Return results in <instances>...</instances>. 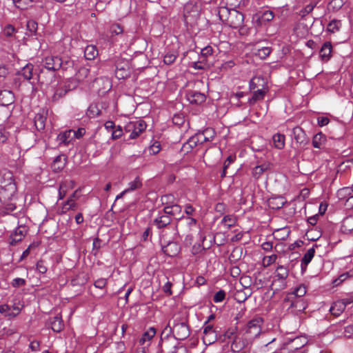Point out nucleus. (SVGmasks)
I'll use <instances>...</instances> for the list:
<instances>
[{"label": "nucleus", "instance_id": "de8ad7c7", "mask_svg": "<svg viewBox=\"0 0 353 353\" xmlns=\"http://www.w3.org/2000/svg\"><path fill=\"white\" fill-rule=\"evenodd\" d=\"M272 50L270 48L263 47L258 50L256 55L259 56L261 59H264L270 54Z\"/></svg>", "mask_w": 353, "mask_h": 353}, {"label": "nucleus", "instance_id": "2f4dec72", "mask_svg": "<svg viewBox=\"0 0 353 353\" xmlns=\"http://www.w3.org/2000/svg\"><path fill=\"white\" fill-rule=\"evenodd\" d=\"M353 230V216L345 218L342 222L341 231L344 233H349Z\"/></svg>", "mask_w": 353, "mask_h": 353}, {"label": "nucleus", "instance_id": "423d86ee", "mask_svg": "<svg viewBox=\"0 0 353 353\" xmlns=\"http://www.w3.org/2000/svg\"><path fill=\"white\" fill-rule=\"evenodd\" d=\"M28 231L26 225H19L15 230L11 233L9 237V244L10 245H15L19 242H21L26 236Z\"/></svg>", "mask_w": 353, "mask_h": 353}, {"label": "nucleus", "instance_id": "3c124183", "mask_svg": "<svg viewBox=\"0 0 353 353\" xmlns=\"http://www.w3.org/2000/svg\"><path fill=\"white\" fill-rule=\"evenodd\" d=\"M16 30L12 25H7L3 30V34L6 37H12L14 36Z\"/></svg>", "mask_w": 353, "mask_h": 353}, {"label": "nucleus", "instance_id": "79ce46f5", "mask_svg": "<svg viewBox=\"0 0 353 353\" xmlns=\"http://www.w3.org/2000/svg\"><path fill=\"white\" fill-rule=\"evenodd\" d=\"M46 118L40 114H36L34 117V125L38 130H43L45 128Z\"/></svg>", "mask_w": 353, "mask_h": 353}, {"label": "nucleus", "instance_id": "49530a36", "mask_svg": "<svg viewBox=\"0 0 353 353\" xmlns=\"http://www.w3.org/2000/svg\"><path fill=\"white\" fill-rule=\"evenodd\" d=\"M177 57V54L174 52H169L165 54L163 58V62L166 65L172 64Z\"/></svg>", "mask_w": 353, "mask_h": 353}, {"label": "nucleus", "instance_id": "dca6fc26", "mask_svg": "<svg viewBox=\"0 0 353 353\" xmlns=\"http://www.w3.org/2000/svg\"><path fill=\"white\" fill-rule=\"evenodd\" d=\"M14 95L10 90H3L0 91V104L1 105H8L14 103Z\"/></svg>", "mask_w": 353, "mask_h": 353}, {"label": "nucleus", "instance_id": "5701e85b", "mask_svg": "<svg viewBox=\"0 0 353 353\" xmlns=\"http://www.w3.org/2000/svg\"><path fill=\"white\" fill-rule=\"evenodd\" d=\"M345 309V307L344 302H343L341 300H338L333 303V304L330 307V312L332 315L335 316H339L343 312Z\"/></svg>", "mask_w": 353, "mask_h": 353}, {"label": "nucleus", "instance_id": "69168bd1", "mask_svg": "<svg viewBox=\"0 0 353 353\" xmlns=\"http://www.w3.org/2000/svg\"><path fill=\"white\" fill-rule=\"evenodd\" d=\"M26 280L21 278H16L12 280V285L14 288H19L26 285Z\"/></svg>", "mask_w": 353, "mask_h": 353}, {"label": "nucleus", "instance_id": "2eb2a0df", "mask_svg": "<svg viewBox=\"0 0 353 353\" xmlns=\"http://www.w3.org/2000/svg\"><path fill=\"white\" fill-rule=\"evenodd\" d=\"M292 133L296 141L301 145H305L308 143V139L305 132L300 127L294 128Z\"/></svg>", "mask_w": 353, "mask_h": 353}, {"label": "nucleus", "instance_id": "c756f323", "mask_svg": "<svg viewBox=\"0 0 353 353\" xmlns=\"http://www.w3.org/2000/svg\"><path fill=\"white\" fill-rule=\"evenodd\" d=\"M272 141H273L274 146L276 148H277L279 150H281L284 148L285 141L284 134H281V133H276V134H274L272 137Z\"/></svg>", "mask_w": 353, "mask_h": 353}, {"label": "nucleus", "instance_id": "f704fd0d", "mask_svg": "<svg viewBox=\"0 0 353 353\" xmlns=\"http://www.w3.org/2000/svg\"><path fill=\"white\" fill-rule=\"evenodd\" d=\"M342 23L341 20L333 19L327 25V31L330 33H335L341 30Z\"/></svg>", "mask_w": 353, "mask_h": 353}, {"label": "nucleus", "instance_id": "e433bc0d", "mask_svg": "<svg viewBox=\"0 0 353 353\" xmlns=\"http://www.w3.org/2000/svg\"><path fill=\"white\" fill-rule=\"evenodd\" d=\"M142 185L141 179L139 176H137L132 181L128 183V187L125 190L128 192H133L141 188Z\"/></svg>", "mask_w": 353, "mask_h": 353}, {"label": "nucleus", "instance_id": "09e8293b", "mask_svg": "<svg viewBox=\"0 0 353 353\" xmlns=\"http://www.w3.org/2000/svg\"><path fill=\"white\" fill-rule=\"evenodd\" d=\"M306 292L305 286L301 284L294 289L292 294L297 297H302L306 294Z\"/></svg>", "mask_w": 353, "mask_h": 353}, {"label": "nucleus", "instance_id": "e2e57ef3", "mask_svg": "<svg viewBox=\"0 0 353 353\" xmlns=\"http://www.w3.org/2000/svg\"><path fill=\"white\" fill-rule=\"evenodd\" d=\"M37 270L41 274H45L47 272L48 268L45 265L43 261L41 260L37 262Z\"/></svg>", "mask_w": 353, "mask_h": 353}, {"label": "nucleus", "instance_id": "72a5a7b5", "mask_svg": "<svg viewBox=\"0 0 353 353\" xmlns=\"http://www.w3.org/2000/svg\"><path fill=\"white\" fill-rule=\"evenodd\" d=\"M115 75L119 79H124L127 78L130 75L129 68L127 65L125 66H117V69L115 71Z\"/></svg>", "mask_w": 353, "mask_h": 353}, {"label": "nucleus", "instance_id": "f03ea898", "mask_svg": "<svg viewBox=\"0 0 353 353\" xmlns=\"http://www.w3.org/2000/svg\"><path fill=\"white\" fill-rule=\"evenodd\" d=\"M17 185H11L9 187L0 188V202L4 205L8 212H13L16 209Z\"/></svg>", "mask_w": 353, "mask_h": 353}, {"label": "nucleus", "instance_id": "13d9d810", "mask_svg": "<svg viewBox=\"0 0 353 353\" xmlns=\"http://www.w3.org/2000/svg\"><path fill=\"white\" fill-rule=\"evenodd\" d=\"M300 340L299 338H295L293 340H292V341L290 342V343H289V345L290 347V350L292 351V350H299L300 349L301 347L303 346V344H299L298 343V341Z\"/></svg>", "mask_w": 353, "mask_h": 353}, {"label": "nucleus", "instance_id": "ddd939ff", "mask_svg": "<svg viewBox=\"0 0 353 353\" xmlns=\"http://www.w3.org/2000/svg\"><path fill=\"white\" fill-rule=\"evenodd\" d=\"M332 46L330 41L325 42L319 51V56L321 61H328L332 57Z\"/></svg>", "mask_w": 353, "mask_h": 353}, {"label": "nucleus", "instance_id": "a19ab883", "mask_svg": "<svg viewBox=\"0 0 353 353\" xmlns=\"http://www.w3.org/2000/svg\"><path fill=\"white\" fill-rule=\"evenodd\" d=\"M63 157L62 155L57 156L53 161L52 168L54 171H60L63 168L65 162L62 161Z\"/></svg>", "mask_w": 353, "mask_h": 353}, {"label": "nucleus", "instance_id": "7c9ffc66", "mask_svg": "<svg viewBox=\"0 0 353 353\" xmlns=\"http://www.w3.org/2000/svg\"><path fill=\"white\" fill-rule=\"evenodd\" d=\"M353 194H352V190H350V187H345L337 192V196L340 200H345L346 201H349L351 200Z\"/></svg>", "mask_w": 353, "mask_h": 353}, {"label": "nucleus", "instance_id": "774afa93", "mask_svg": "<svg viewBox=\"0 0 353 353\" xmlns=\"http://www.w3.org/2000/svg\"><path fill=\"white\" fill-rule=\"evenodd\" d=\"M314 8V5H312V4L307 5L303 10H301L300 11V14L302 17H304V16L307 15V14L310 13L313 10Z\"/></svg>", "mask_w": 353, "mask_h": 353}, {"label": "nucleus", "instance_id": "aec40b11", "mask_svg": "<svg viewBox=\"0 0 353 353\" xmlns=\"http://www.w3.org/2000/svg\"><path fill=\"white\" fill-rule=\"evenodd\" d=\"M171 217L162 214L157 217L153 221V225H155L158 229L164 228L171 223Z\"/></svg>", "mask_w": 353, "mask_h": 353}, {"label": "nucleus", "instance_id": "7ed1b4c3", "mask_svg": "<svg viewBox=\"0 0 353 353\" xmlns=\"http://www.w3.org/2000/svg\"><path fill=\"white\" fill-rule=\"evenodd\" d=\"M169 329V332H172L175 339L177 340H185L190 336V330L188 324L183 321L174 322L173 327L166 326L162 334Z\"/></svg>", "mask_w": 353, "mask_h": 353}, {"label": "nucleus", "instance_id": "338daca9", "mask_svg": "<svg viewBox=\"0 0 353 353\" xmlns=\"http://www.w3.org/2000/svg\"><path fill=\"white\" fill-rule=\"evenodd\" d=\"M132 123L134 124V126H136V128L138 129V132H143L146 128L145 123L142 120Z\"/></svg>", "mask_w": 353, "mask_h": 353}, {"label": "nucleus", "instance_id": "39448f33", "mask_svg": "<svg viewBox=\"0 0 353 353\" xmlns=\"http://www.w3.org/2000/svg\"><path fill=\"white\" fill-rule=\"evenodd\" d=\"M263 322V319L261 317H256L250 320L247 324L245 332L250 334L251 337L258 336L261 333Z\"/></svg>", "mask_w": 353, "mask_h": 353}, {"label": "nucleus", "instance_id": "a211bd4d", "mask_svg": "<svg viewBox=\"0 0 353 353\" xmlns=\"http://www.w3.org/2000/svg\"><path fill=\"white\" fill-rule=\"evenodd\" d=\"M272 168V164L269 162H265L260 165L255 166L252 171V174L254 178L259 179L262 174Z\"/></svg>", "mask_w": 353, "mask_h": 353}, {"label": "nucleus", "instance_id": "b1692460", "mask_svg": "<svg viewBox=\"0 0 353 353\" xmlns=\"http://www.w3.org/2000/svg\"><path fill=\"white\" fill-rule=\"evenodd\" d=\"M265 86H267V83L265 79L260 76L253 77L249 83V87L251 90H257Z\"/></svg>", "mask_w": 353, "mask_h": 353}, {"label": "nucleus", "instance_id": "4468645a", "mask_svg": "<svg viewBox=\"0 0 353 353\" xmlns=\"http://www.w3.org/2000/svg\"><path fill=\"white\" fill-rule=\"evenodd\" d=\"M253 291L252 288L239 289L236 290L234 297L238 303L245 302L249 297L252 296Z\"/></svg>", "mask_w": 353, "mask_h": 353}, {"label": "nucleus", "instance_id": "f3484780", "mask_svg": "<svg viewBox=\"0 0 353 353\" xmlns=\"http://www.w3.org/2000/svg\"><path fill=\"white\" fill-rule=\"evenodd\" d=\"M268 87H263L254 91L252 97L249 99L248 103L250 105L255 104L259 101H262L268 92Z\"/></svg>", "mask_w": 353, "mask_h": 353}, {"label": "nucleus", "instance_id": "f257e3e1", "mask_svg": "<svg viewBox=\"0 0 353 353\" xmlns=\"http://www.w3.org/2000/svg\"><path fill=\"white\" fill-rule=\"evenodd\" d=\"M218 15L223 23L232 28H238L244 21V15L241 12L226 6L218 8Z\"/></svg>", "mask_w": 353, "mask_h": 353}, {"label": "nucleus", "instance_id": "5fc2aeb1", "mask_svg": "<svg viewBox=\"0 0 353 353\" xmlns=\"http://www.w3.org/2000/svg\"><path fill=\"white\" fill-rule=\"evenodd\" d=\"M225 298V292L223 290H220L217 292L215 293L213 297V301L214 303H220L223 301Z\"/></svg>", "mask_w": 353, "mask_h": 353}, {"label": "nucleus", "instance_id": "20e7f679", "mask_svg": "<svg viewBox=\"0 0 353 353\" xmlns=\"http://www.w3.org/2000/svg\"><path fill=\"white\" fill-rule=\"evenodd\" d=\"M275 277L276 279H274L273 281V284L276 282L279 283V288L284 289L286 287V279L289 275V270L288 267L282 265H279L275 270Z\"/></svg>", "mask_w": 353, "mask_h": 353}, {"label": "nucleus", "instance_id": "58836bf2", "mask_svg": "<svg viewBox=\"0 0 353 353\" xmlns=\"http://www.w3.org/2000/svg\"><path fill=\"white\" fill-rule=\"evenodd\" d=\"M38 1L39 0H12V2L17 8L25 10L31 6L32 3Z\"/></svg>", "mask_w": 353, "mask_h": 353}, {"label": "nucleus", "instance_id": "473e14b6", "mask_svg": "<svg viewBox=\"0 0 353 353\" xmlns=\"http://www.w3.org/2000/svg\"><path fill=\"white\" fill-rule=\"evenodd\" d=\"M51 328L54 332H59L63 328V323L60 316H54L51 321Z\"/></svg>", "mask_w": 353, "mask_h": 353}, {"label": "nucleus", "instance_id": "a18cd8bd", "mask_svg": "<svg viewBox=\"0 0 353 353\" xmlns=\"http://www.w3.org/2000/svg\"><path fill=\"white\" fill-rule=\"evenodd\" d=\"M74 194H73L72 196H70L67 201H65L62 207L61 212L63 213H65L68 210L70 209H74L76 206V203L73 199Z\"/></svg>", "mask_w": 353, "mask_h": 353}, {"label": "nucleus", "instance_id": "6ab92c4d", "mask_svg": "<svg viewBox=\"0 0 353 353\" xmlns=\"http://www.w3.org/2000/svg\"><path fill=\"white\" fill-rule=\"evenodd\" d=\"M315 254V249L314 247L310 248L307 250V252L303 255L301 263V271L303 272L306 270L307 265L310 263L312 259H313Z\"/></svg>", "mask_w": 353, "mask_h": 353}, {"label": "nucleus", "instance_id": "bb28decb", "mask_svg": "<svg viewBox=\"0 0 353 353\" xmlns=\"http://www.w3.org/2000/svg\"><path fill=\"white\" fill-rule=\"evenodd\" d=\"M326 138L321 132L315 134L312 139V145L314 148L321 149L325 143Z\"/></svg>", "mask_w": 353, "mask_h": 353}, {"label": "nucleus", "instance_id": "0e129e2a", "mask_svg": "<svg viewBox=\"0 0 353 353\" xmlns=\"http://www.w3.org/2000/svg\"><path fill=\"white\" fill-rule=\"evenodd\" d=\"M238 28L239 32L241 36H248L250 34L251 29L247 26H244L243 23Z\"/></svg>", "mask_w": 353, "mask_h": 353}, {"label": "nucleus", "instance_id": "0eeeda50", "mask_svg": "<svg viewBox=\"0 0 353 353\" xmlns=\"http://www.w3.org/2000/svg\"><path fill=\"white\" fill-rule=\"evenodd\" d=\"M43 66L48 70L56 71L61 68L62 59L58 56L47 57L43 61Z\"/></svg>", "mask_w": 353, "mask_h": 353}, {"label": "nucleus", "instance_id": "4c0bfd02", "mask_svg": "<svg viewBox=\"0 0 353 353\" xmlns=\"http://www.w3.org/2000/svg\"><path fill=\"white\" fill-rule=\"evenodd\" d=\"M125 132L130 133L129 137L131 139H136L142 132H138V129L136 128V126H134V124L131 122L126 125L125 127Z\"/></svg>", "mask_w": 353, "mask_h": 353}, {"label": "nucleus", "instance_id": "9d476101", "mask_svg": "<svg viewBox=\"0 0 353 353\" xmlns=\"http://www.w3.org/2000/svg\"><path fill=\"white\" fill-rule=\"evenodd\" d=\"M11 185H16L12 172L8 170L0 172V188L9 187Z\"/></svg>", "mask_w": 353, "mask_h": 353}, {"label": "nucleus", "instance_id": "603ef678", "mask_svg": "<svg viewBox=\"0 0 353 353\" xmlns=\"http://www.w3.org/2000/svg\"><path fill=\"white\" fill-rule=\"evenodd\" d=\"M199 136L200 135H198L197 133H196V134H194V136L191 137L188 140L187 142H188V143L189 144V145L190 146V148L192 149L195 148L198 145V143H201Z\"/></svg>", "mask_w": 353, "mask_h": 353}, {"label": "nucleus", "instance_id": "cd10ccee", "mask_svg": "<svg viewBox=\"0 0 353 353\" xmlns=\"http://www.w3.org/2000/svg\"><path fill=\"white\" fill-rule=\"evenodd\" d=\"M156 330L154 327H150L145 331L139 339V343L140 345H144L147 342H150V340L155 336Z\"/></svg>", "mask_w": 353, "mask_h": 353}, {"label": "nucleus", "instance_id": "6e6552de", "mask_svg": "<svg viewBox=\"0 0 353 353\" xmlns=\"http://www.w3.org/2000/svg\"><path fill=\"white\" fill-rule=\"evenodd\" d=\"M188 101L192 104L200 105L205 101V95L200 92L190 90L186 94Z\"/></svg>", "mask_w": 353, "mask_h": 353}, {"label": "nucleus", "instance_id": "37998d69", "mask_svg": "<svg viewBox=\"0 0 353 353\" xmlns=\"http://www.w3.org/2000/svg\"><path fill=\"white\" fill-rule=\"evenodd\" d=\"M68 89L65 86L60 87L56 89L52 96L53 101H57L61 97H64L68 92Z\"/></svg>", "mask_w": 353, "mask_h": 353}, {"label": "nucleus", "instance_id": "6e6d98bb", "mask_svg": "<svg viewBox=\"0 0 353 353\" xmlns=\"http://www.w3.org/2000/svg\"><path fill=\"white\" fill-rule=\"evenodd\" d=\"M329 6L332 8V10H338L343 6V1L331 0L330 2L329 3Z\"/></svg>", "mask_w": 353, "mask_h": 353}, {"label": "nucleus", "instance_id": "9b49d317", "mask_svg": "<svg viewBox=\"0 0 353 353\" xmlns=\"http://www.w3.org/2000/svg\"><path fill=\"white\" fill-rule=\"evenodd\" d=\"M179 245L174 241L169 242L167 245L162 247V251L168 256H176L180 252Z\"/></svg>", "mask_w": 353, "mask_h": 353}, {"label": "nucleus", "instance_id": "c85d7f7f", "mask_svg": "<svg viewBox=\"0 0 353 353\" xmlns=\"http://www.w3.org/2000/svg\"><path fill=\"white\" fill-rule=\"evenodd\" d=\"M285 203L283 197H273L268 200V205L270 208L275 210L281 208Z\"/></svg>", "mask_w": 353, "mask_h": 353}, {"label": "nucleus", "instance_id": "4d7b16f0", "mask_svg": "<svg viewBox=\"0 0 353 353\" xmlns=\"http://www.w3.org/2000/svg\"><path fill=\"white\" fill-rule=\"evenodd\" d=\"M108 280L106 279L100 278L94 281V285L97 288L103 289L106 286Z\"/></svg>", "mask_w": 353, "mask_h": 353}, {"label": "nucleus", "instance_id": "4be33fe9", "mask_svg": "<svg viewBox=\"0 0 353 353\" xmlns=\"http://www.w3.org/2000/svg\"><path fill=\"white\" fill-rule=\"evenodd\" d=\"M33 70L34 65L32 63H28L20 71H18L17 74L23 77L25 80L29 81L32 78Z\"/></svg>", "mask_w": 353, "mask_h": 353}, {"label": "nucleus", "instance_id": "680f3d73", "mask_svg": "<svg viewBox=\"0 0 353 353\" xmlns=\"http://www.w3.org/2000/svg\"><path fill=\"white\" fill-rule=\"evenodd\" d=\"M348 277H349V273L348 272L342 274L336 279L334 280L333 284L335 286H337L339 284H341L342 282L345 281Z\"/></svg>", "mask_w": 353, "mask_h": 353}, {"label": "nucleus", "instance_id": "393cba45", "mask_svg": "<svg viewBox=\"0 0 353 353\" xmlns=\"http://www.w3.org/2000/svg\"><path fill=\"white\" fill-rule=\"evenodd\" d=\"M72 132V130H69L60 133L57 137V141L59 144H63L64 145H68L73 139Z\"/></svg>", "mask_w": 353, "mask_h": 353}, {"label": "nucleus", "instance_id": "bf43d9fd", "mask_svg": "<svg viewBox=\"0 0 353 353\" xmlns=\"http://www.w3.org/2000/svg\"><path fill=\"white\" fill-rule=\"evenodd\" d=\"M170 353H188V350L185 345H178L173 347Z\"/></svg>", "mask_w": 353, "mask_h": 353}, {"label": "nucleus", "instance_id": "ea45409f", "mask_svg": "<svg viewBox=\"0 0 353 353\" xmlns=\"http://www.w3.org/2000/svg\"><path fill=\"white\" fill-rule=\"evenodd\" d=\"M100 114L101 110H99L98 105L94 103L90 105L86 112L87 116L90 118H94L99 116Z\"/></svg>", "mask_w": 353, "mask_h": 353}, {"label": "nucleus", "instance_id": "f8f14e48", "mask_svg": "<svg viewBox=\"0 0 353 353\" xmlns=\"http://www.w3.org/2000/svg\"><path fill=\"white\" fill-rule=\"evenodd\" d=\"M274 14L270 10H266L263 12L261 14H256L253 17V20H254L256 24L259 26H262L263 23L270 22L274 19Z\"/></svg>", "mask_w": 353, "mask_h": 353}, {"label": "nucleus", "instance_id": "864d4df0", "mask_svg": "<svg viewBox=\"0 0 353 353\" xmlns=\"http://www.w3.org/2000/svg\"><path fill=\"white\" fill-rule=\"evenodd\" d=\"M110 32L112 34L119 35L123 33V28L117 23L112 24L110 28Z\"/></svg>", "mask_w": 353, "mask_h": 353}, {"label": "nucleus", "instance_id": "a878e982", "mask_svg": "<svg viewBox=\"0 0 353 353\" xmlns=\"http://www.w3.org/2000/svg\"><path fill=\"white\" fill-rule=\"evenodd\" d=\"M163 212L165 215L177 219L176 216L181 212V207L177 204L167 205L164 208Z\"/></svg>", "mask_w": 353, "mask_h": 353}, {"label": "nucleus", "instance_id": "8fccbe9b", "mask_svg": "<svg viewBox=\"0 0 353 353\" xmlns=\"http://www.w3.org/2000/svg\"><path fill=\"white\" fill-rule=\"evenodd\" d=\"M240 284L242 286L241 289H245V288H251V278L248 276H243L240 278L239 280Z\"/></svg>", "mask_w": 353, "mask_h": 353}, {"label": "nucleus", "instance_id": "412c9836", "mask_svg": "<svg viewBox=\"0 0 353 353\" xmlns=\"http://www.w3.org/2000/svg\"><path fill=\"white\" fill-rule=\"evenodd\" d=\"M198 135L199 136L200 142L203 143V142L210 141L214 139L216 135L215 131L212 128H206L201 132H198Z\"/></svg>", "mask_w": 353, "mask_h": 353}, {"label": "nucleus", "instance_id": "1a4fd4ad", "mask_svg": "<svg viewBox=\"0 0 353 353\" xmlns=\"http://www.w3.org/2000/svg\"><path fill=\"white\" fill-rule=\"evenodd\" d=\"M203 340L205 343L212 344L216 340V336L212 325H204Z\"/></svg>", "mask_w": 353, "mask_h": 353}, {"label": "nucleus", "instance_id": "052dcab7", "mask_svg": "<svg viewBox=\"0 0 353 353\" xmlns=\"http://www.w3.org/2000/svg\"><path fill=\"white\" fill-rule=\"evenodd\" d=\"M123 134V130L121 126L118 125L112 133V139H118L121 137Z\"/></svg>", "mask_w": 353, "mask_h": 353}, {"label": "nucleus", "instance_id": "c9c22d12", "mask_svg": "<svg viewBox=\"0 0 353 353\" xmlns=\"http://www.w3.org/2000/svg\"><path fill=\"white\" fill-rule=\"evenodd\" d=\"M98 54V50L94 46H88L84 50V56L88 60L94 59Z\"/></svg>", "mask_w": 353, "mask_h": 353}, {"label": "nucleus", "instance_id": "c03bdc74", "mask_svg": "<svg viewBox=\"0 0 353 353\" xmlns=\"http://www.w3.org/2000/svg\"><path fill=\"white\" fill-rule=\"evenodd\" d=\"M221 223L228 228H230L236 224V218L233 215H226L223 218Z\"/></svg>", "mask_w": 353, "mask_h": 353}]
</instances>
